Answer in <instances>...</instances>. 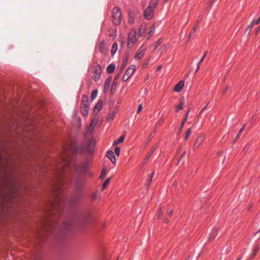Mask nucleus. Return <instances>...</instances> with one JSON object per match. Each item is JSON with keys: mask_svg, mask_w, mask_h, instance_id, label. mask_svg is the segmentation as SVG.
<instances>
[{"mask_svg": "<svg viewBox=\"0 0 260 260\" xmlns=\"http://www.w3.org/2000/svg\"><path fill=\"white\" fill-rule=\"evenodd\" d=\"M138 34L135 29H132L129 33L128 38V47L132 48L134 46V44L138 41L139 38Z\"/></svg>", "mask_w": 260, "mask_h": 260, "instance_id": "3", "label": "nucleus"}, {"mask_svg": "<svg viewBox=\"0 0 260 260\" xmlns=\"http://www.w3.org/2000/svg\"><path fill=\"white\" fill-rule=\"evenodd\" d=\"M63 227L64 229H70V224L69 223H66V222H64L63 223Z\"/></svg>", "mask_w": 260, "mask_h": 260, "instance_id": "41", "label": "nucleus"}, {"mask_svg": "<svg viewBox=\"0 0 260 260\" xmlns=\"http://www.w3.org/2000/svg\"><path fill=\"white\" fill-rule=\"evenodd\" d=\"M113 33H114V35H114V36H116V31H113Z\"/></svg>", "mask_w": 260, "mask_h": 260, "instance_id": "64", "label": "nucleus"}, {"mask_svg": "<svg viewBox=\"0 0 260 260\" xmlns=\"http://www.w3.org/2000/svg\"><path fill=\"white\" fill-rule=\"evenodd\" d=\"M152 178H150V177H149V180H148V183H147V187H148L150 186V184H151V181H152Z\"/></svg>", "mask_w": 260, "mask_h": 260, "instance_id": "48", "label": "nucleus"}, {"mask_svg": "<svg viewBox=\"0 0 260 260\" xmlns=\"http://www.w3.org/2000/svg\"><path fill=\"white\" fill-rule=\"evenodd\" d=\"M162 214H163V213H162V209L161 208H160L159 209V211H158V218L159 219L161 218L162 216Z\"/></svg>", "mask_w": 260, "mask_h": 260, "instance_id": "38", "label": "nucleus"}, {"mask_svg": "<svg viewBox=\"0 0 260 260\" xmlns=\"http://www.w3.org/2000/svg\"><path fill=\"white\" fill-rule=\"evenodd\" d=\"M205 138V135L204 134H200L197 137L195 143L194 144L193 148L194 149H197L199 148L201 145L202 144Z\"/></svg>", "mask_w": 260, "mask_h": 260, "instance_id": "8", "label": "nucleus"}, {"mask_svg": "<svg viewBox=\"0 0 260 260\" xmlns=\"http://www.w3.org/2000/svg\"><path fill=\"white\" fill-rule=\"evenodd\" d=\"M222 153H223V152H222V151H220L217 153L218 155L219 156H221Z\"/></svg>", "mask_w": 260, "mask_h": 260, "instance_id": "59", "label": "nucleus"}, {"mask_svg": "<svg viewBox=\"0 0 260 260\" xmlns=\"http://www.w3.org/2000/svg\"><path fill=\"white\" fill-rule=\"evenodd\" d=\"M173 213V210L168 211V215L169 216H171L172 215Z\"/></svg>", "mask_w": 260, "mask_h": 260, "instance_id": "50", "label": "nucleus"}, {"mask_svg": "<svg viewBox=\"0 0 260 260\" xmlns=\"http://www.w3.org/2000/svg\"><path fill=\"white\" fill-rule=\"evenodd\" d=\"M117 49H118V44L117 43H114L112 46V48H111V55L112 56H113L116 52V51H117Z\"/></svg>", "mask_w": 260, "mask_h": 260, "instance_id": "20", "label": "nucleus"}, {"mask_svg": "<svg viewBox=\"0 0 260 260\" xmlns=\"http://www.w3.org/2000/svg\"><path fill=\"white\" fill-rule=\"evenodd\" d=\"M120 149L119 147H116L115 149V153L116 155L118 156L120 154Z\"/></svg>", "mask_w": 260, "mask_h": 260, "instance_id": "37", "label": "nucleus"}, {"mask_svg": "<svg viewBox=\"0 0 260 260\" xmlns=\"http://www.w3.org/2000/svg\"><path fill=\"white\" fill-rule=\"evenodd\" d=\"M217 233V230L216 229H213L212 232L209 234L208 237V240H211L215 237Z\"/></svg>", "mask_w": 260, "mask_h": 260, "instance_id": "18", "label": "nucleus"}, {"mask_svg": "<svg viewBox=\"0 0 260 260\" xmlns=\"http://www.w3.org/2000/svg\"><path fill=\"white\" fill-rule=\"evenodd\" d=\"M135 71V68L134 66H132L130 67L125 72V74L122 78V80L123 81H127L129 78L133 74Z\"/></svg>", "mask_w": 260, "mask_h": 260, "instance_id": "6", "label": "nucleus"}, {"mask_svg": "<svg viewBox=\"0 0 260 260\" xmlns=\"http://www.w3.org/2000/svg\"><path fill=\"white\" fill-rule=\"evenodd\" d=\"M118 78H119V75H117L115 77L114 81V82H113V84H114V82H115V81H116V80H117V79H118Z\"/></svg>", "mask_w": 260, "mask_h": 260, "instance_id": "55", "label": "nucleus"}, {"mask_svg": "<svg viewBox=\"0 0 260 260\" xmlns=\"http://www.w3.org/2000/svg\"><path fill=\"white\" fill-rule=\"evenodd\" d=\"M208 104L206 105V106H205L202 110L199 113V116H200L203 112V111L206 109L207 108V106Z\"/></svg>", "mask_w": 260, "mask_h": 260, "instance_id": "47", "label": "nucleus"}, {"mask_svg": "<svg viewBox=\"0 0 260 260\" xmlns=\"http://www.w3.org/2000/svg\"><path fill=\"white\" fill-rule=\"evenodd\" d=\"M254 20H253L251 23L250 24L248 25V27H249V31L248 32V34H249L252 29V28H253V26H254Z\"/></svg>", "mask_w": 260, "mask_h": 260, "instance_id": "35", "label": "nucleus"}, {"mask_svg": "<svg viewBox=\"0 0 260 260\" xmlns=\"http://www.w3.org/2000/svg\"><path fill=\"white\" fill-rule=\"evenodd\" d=\"M101 67L100 65L97 64L94 67V70L93 78L95 81H97L100 79V76H101Z\"/></svg>", "mask_w": 260, "mask_h": 260, "instance_id": "10", "label": "nucleus"}, {"mask_svg": "<svg viewBox=\"0 0 260 260\" xmlns=\"http://www.w3.org/2000/svg\"><path fill=\"white\" fill-rule=\"evenodd\" d=\"M99 50L102 53H106L107 52V48L104 41H102L100 44Z\"/></svg>", "mask_w": 260, "mask_h": 260, "instance_id": "13", "label": "nucleus"}, {"mask_svg": "<svg viewBox=\"0 0 260 260\" xmlns=\"http://www.w3.org/2000/svg\"><path fill=\"white\" fill-rule=\"evenodd\" d=\"M96 193H94V194H93V196H92V199H93V200H94V199H95V198H96Z\"/></svg>", "mask_w": 260, "mask_h": 260, "instance_id": "61", "label": "nucleus"}, {"mask_svg": "<svg viewBox=\"0 0 260 260\" xmlns=\"http://www.w3.org/2000/svg\"><path fill=\"white\" fill-rule=\"evenodd\" d=\"M259 30H260V27H257V28H256V35H257V34H258V32L259 31Z\"/></svg>", "mask_w": 260, "mask_h": 260, "instance_id": "56", "label": "nucleus"}, {"mask_svg": "<svg viewBox=\"0 0 260 260\" xmlns=\"http://www.w3.org/2000/svg\"><path fill=\"white\" fill-rule=\"evenodd\" d=\"M249 30V27H248V26H247L245 29V31H247Z\"/></svg>", "mask_w": 260, "mask_h": 260, "instance_id": "62", "label": "nucleus"}, {"mask_svg": "<svg viewBox=\"0 0 260 260\" xmlns=\"http://www.w3.org/2000/svg\"><path fill=\"white\" fill-rule=\"evenodd\" d=\"M255 24H258L260 23V17L258 18V19L255 22Z\"/></svg>", "mask_w": 260, "mask_h": 260, "instance_id": "52", "label": "nucleus"}, {"mask_svg": "<svg viewBox=\"0 0 260 260\" xmlns=\"http://www.w3.org/2000/svg\"><path fill=\"white\" fill-rule=\"evenodd\" d=\"M117 112V110H114L112 113L109 114L107 116V121L108 122L111 121L114 118V117L116 114Z\"/></svg>", "mask_w": 260, "mask_h": 260, "instance_id": "17", "label": "nucleus"}, {"mask_svg": "<svg viewBox=\"0 0 260 260\" xmlns=\"http://www.w3.org/2000/svg\"><path fill=\"white\" fill-rule=\"evenodd\" d=\"M95 146V142L93 139H90L88 141L86 145L83 146V149L88 151L90 153L93 152Z\"/></svg>", "mask_w": 260, "mask_h": 260, "instance_id": "5", "label": "nucleus"}, {"mask_svg": "<svg viewBox=\"0 0 260 260\" xmlns=\"http://www.w3.org/2000/svg\"><path fill=\"white\" fill-rule=\"evenodd\" d=\"M87 218L85 217H83V218L79 221V223L83 226L85 224H86V222H87Z\"/></svg>", "mask_w": 260, "mask_h": 260, "instance_id": "31", "label": "nucleus"}, {"mask_svg": "<svg viewBox=\"0 0 260 260\" xmlns=\"http://www.w3.org/2000/svg\"><path fill=\"white\" fill-rule=\"evenodd\" d=\"M243 127H242V128L240 129V131H239V132L238 134L237 135V137H236V139H238L239 138V137H240V135H241V133L243 132Z\"/></svg>", "mask_w": 260, "mask_h": 260, "instance_id": "46", "label": "nucleus"}, {"mask_svg": "<svg viewBox=\"0 0 260 260\" xmlns=\"http://www.w3.org/2000/svg\"><path fill=\"white\" fill-rule=\"evenodd\" d=\"M106 170L105 169H104L103 170V171H102L101 172V174L100 175V178H104L105 174H106Z\"/></svg>", "mask_w": 260, "mask_h": 260, "instance_id": "43", "label": "nucleus"}, {"mask_svg": "<svg viewBox=\"0 0 260 260\" xmlns=\"http://www.w3.org/2000/svg\"><path fill=\"white\" fill-rule=\"evenodd\" d=\"M184 82L182 80L179 81L175 86L174 90L176 92H179L183 88Z\"/></svg>", "mask_w": 260, "mask_h": 260, "instance_id": "15", "label": "nucleus"}, {"mask_svg": "<svg viewBox=\"0 0 260 260\" xmlns=\"http://www.w3.org/2000/svg\"><path fill=\"white\" fill-rule=\"evenodd\" d=\"M154 30V26L152 25L150 28V30L148 32V37H147V39H148L151 37V36Z\"/></svg>", "mask_w": 260, "mask_h": 260, "instance_id": "28", "label": "nucleus"}, {"mask_svg": "<svg viewBox=\"0 0 260 260\" xmlns=\"http://www.w3.org/2000/svg\"><path fill=\"white\" fill-rule=\"evenodd\" d=\"M154 172H152V173H151V175H150V177L152 178H153V176H154Z\"/></svg>", "mask_w": 260, "mask_h": 260, "instance_id": "60", "label": "nucleus"}, {"mask_svg": "<svg viewBox=\"0 0 260 260\" xmlns=\"http://www.w3.org/2000/svg\"><path fill=\"white\" fill-rule=\"evenodd\" d=\"M191 133V128H188L185 133V135L184 136L185 140H186L188 139L189 136L190 135Z\"/></svg>", "mask_w": 260, "mask_h": 260, "instance_id": "27", "label": "nucleus"}, {"mask_svg": "<svg viewBox=\"0 0 260 260\" xmlns=\"http://www.w3.org/2000/svg\"><path fill=\"white\" fill-rule=\"evenodd\" d=\"M97 119L96 117H94L91 121L90 125H89L87 127V132L88 133H91L95 127V125L96 124Z\"/></svg>", "mask_w": 260, "mask_h": 260, "instance_id": "12", "label": "nucleus"}, {"mask_svg": "<svg viewBox=\"0 0 260 260\" xmlns=\"http://www.w3.org/2000/svg\"><path fill=\"white\" fill-rule=\"evenodd\" d=\"M110 178H108L106 179V180L105 181V182L102 187V190H104L106 188L107 186L110 183Z\"/></svg>", "mask_w": 260, "mask_h": 260, "instance_id": "26", "label": "nucleus"}, {"mask_svg": "<svg viewBox=\"0 0 260 260\" xmlns=\"http://www.w3.org/2000/svg\"><path fill=\"white\" fill-rule=\"evenodd\" d=\"M81 107L89 108V103H82Z\"/></svg>", "mask_w": 260, "mask_h": 260, "instance_id": "45", "label": "nucleus"}, {"mask_svg": "<svg viewBox=\"0 0 260 260\" xmlns=\"http://www.w3.org/2000/svg\"><path fill=\"white\" fill-rule=\"evenodd\" d=\"M254 20H253L251 23L250 24L248 25V27H249V31L248 32V34H249L252 29V28H253V26H254Z\"/></svg>", "mask_w": 260, "mask_h": 260, "instance_id": "36", "label": "nucleus"}, {"mask_svg": "<svg viewBox=\"0 0 260 260\" xmlns=\"http://www.w3.org/2000/svg\"><path fill=\"white\" fill-rule=\"evenodd\" d=\"M73 167L71 161L65 154H62L60 156L59 164L55 169V175L51 184V189L54 200L51 202L48 210L52 214L59 212L63 204V200L59 194V191L65 183L61 174Z\"/></svg>", "mask_w": 260, "mask_h": 260, "instance_id": "1", "label": "nucleus"}, {"mask_svg": "<svg viewBox=\"0 0 260 260\" xmlns=\"http://www.w3.org/2000/svg\"><path fill=\"white\" fill-rule=\"evenodd\" d=\"M124 140V136L122 135L118 140H115L113 142V145H116L119 143H122V142H123Z\"/></svg>", "mask_w": 260, "mask_h": 260, "instance_id": "24", "label": "nucleus"}, {"mask_svg": "<svg viewBox=\"0 0 260 260\" xmlns=\"http://www.w3.org/2000/svg\"><path fill=\"white\" fill-rule=\"evenodd\" d=\"M97 95H98V90L96 89L94 90L92 92V93H91V100H92V101L94 100L97 96Z\"/></svg>", "mask_w": 260, "mask_h": 260, "instance_id": "29", "label": "nucleus"}, {"mask_svg": "<svg viewBox=\"0 0 260 260\" xmlns=\"http://www.w3.org/2000/svg\"><path fill=\"white\" fill-rule=\"evenodd\" d=\"M82 103H89L88 97L86 95H83L82 98Z\"/></svg>", "mask_w": 260, "mask_h": 260, "instance_id": "30", "label": "nucleus"}, {"mask_svg": "<svg viewBox=\"0 0 260 260\" xmlns=\"http://www.w3.org/2000/svg\"><path fill=\"white\" fill-rule=\"evenodd\" d=\"M184 105L183 101H181L179 105L176 106V111L182 110Z\"/></svg>", "mask_w": 260, "mask_h": 260, "instance_id": "32", "label": "nucleus"}, {"mask_svg": "<svg viewBox=\"0 0 260 260\" xmlns=\"http://www.w3.org/2000/svg\"><path fill=\"white\" fill-rule=\"evenodd\" d=\"M111 81V78H108L107 79L104 85L105 90H108L109 89Z\"/></svg>", "mask_w": 260, "mask_h": 260, "instance_id": "22", "label": "nucleus"}, {"mask_svg": "<svg viewBox=\"0 0 260 260\" xmlns=\"http://www.w3.org/2000/svg\"><path fill=\"white\" fill-rule=\"evenodd\" d=\"M258 249H259V248H258V247H256V248H255V249L254 250V251H253V254H252V257H254V256L256 255V253H257V251H258Z\"/></svg>", "mask_w": 260, "mask_h": 260, "instance_id": "42", "label": "nucleus"}, {"mask_svg": "<svg viewBox=\"0 0 260 260\" xmlns=\"http://www.w3.org/2000/svg\"><path fill=\"white\" fill-rule=\"evenodd\" d=\"M153 136H153V135L152 134H151L150 135V138H149V139L148 140V141H147V143H149V142L150 141V139H151V138H152V137H153Z\"/></svg>", "mask_w": 260, "mask_h": 260, "instance_id": "53", "label": "nucleus"}, {"mask_svg": "<svg viewBox=\"0 0 260 260\" xmlns=\"http://www.w3.org/2000/svg\"><path fill=\"white\" fill-rule=\"evenodd\" d=\"M146 50V47L143 45L138 50L135 55V58L136 59H140L144 55Z\"/></svg>", "mask_w": 260, "mask_h": 260, "instance_id": "9", "label": "nucleus"}, {"mask_svg": "<svg viewBox=\"0 0 260 260\" xmlns=\"http://www.w3.org/2000/svg\"><path fill=\"white\" fill-rule=\"evenodd\" d=\"M148 26L146 24H143L139 29L138 37L142 36L148 30Z\"/></svg>", "mask_w": 260, "mask_h": 260, "instance_id": "11", "label": "nucleus"}, {"mask_svg": "<svg viewBox=\"0 0 260 260\" xmlns=\"http://www.w3.org/2000/svg\"><path fill=\"white\" fill-rule=\"evenodd\" d=\"M133 22H134V19H133V18L132 17H129V22L130 23H133Z\"/></svg>", "mask_w": 260, "mask_h": 260, "instance_id": "54", "label": "nucleus"}, {"mask_svg": "<svg viewBox=\"0 0 260 260\" xmlns=\"http://www.w3.org/2000/svg\"><path fill=\"white\" fill-rule=\"evenodd\" d=\"M255 119H255V116L252 117V119H251V123H252V122H254V121H255Z\"/></svg>", "mask_w": 260, "mask_h": 260, "instance_id": "58", "label": "nucleus"}, {"mask_svg": "<svg viewBox=\"0 0 260 260\" xmlns=\"http://www.w3.org/2000/svg\"><path fill=\"white\" fill-rule=\"evenodd\" d=\"M142 110V105H139V106H138V109H137V113H139L141 112Z\"/></svg>", "mask_w": 260, "mask_h": 260, "instance_id": "44", "label": "nucleus"}, {"mask_svg": "<svg viewBox=\"0 0 260 260\" xmlns=\"http://www.w3.org/2000/svg\"><path fill=\"white\" fill-rule=\"evenodd\" d=\"M74 183L77 188H80L82 185L81 182L78 179L75 180Z\"/></svg>", "mask_w": 260, "mask_h": 260, "instance_id": "34", "label": "nucleus"}, {"mask_svg": "<svg viewBox=\"0 0 260 260\" xmlns=\"http://www.w3.org/2000/svg\"><path fill=\"white\" fill-rule=\"evenodd\" d=\"M103 106V102L101 101H99L95 105L94 109V112L98 113L102 109Z\"/></svg>", "mask_w": 260, "mask_h": 260, "instance_id": "16", "label": "nucleus"}, {"mask_svg": "<svg viewBox=\"0 0 260 260\" xmlns=\"http://www.w3.org/2000/svg\"><path fill=\"white\" fill-rule=\"evenodd\" d=\"M127 59H125L123 60V63H122V67H121V70H122L125 68V66L127 64Z\"/></svg>", "mask_w": 260, "mask_h": 260, "instance_id": "39", "label": "nucleus"}, {"mask_svg": "<svg viewBox=\"0 0 260 260\" xmlns=\"http://www.w3.org/2000/svg\"><path fill=\"white\" fill-rule=\"evenodd\" d=\"M164 222L166 223H168L169 222V219L167 218H165L164 219Z\"/></svg>", "mask_w": 260, "mask_h": 260, "instance_id": "57", "label": "nucleus"}, {"mask_svg": "<svg viewBox=\"0 0 260 260\" xmlns=\"http://www.w3.org/2000/svg\"><path fill=\"white\" fill-rule=\"evenodd\" d=\"M228 89V87L227 86H226L223 90L222 94H224L227 91Z\"/></svg>", "mask_w": 260, "mask_h": 260, "instance_id": "51", "label": "nucleus"}, {"mask_svg": "<svg viewBox=\"0 0 260 260\" xmlns=\"http://www.w3.org/2000/svg\"><path fill=\"white\" fill-rule=\"evenodd\" d=\"M81 110L82 114L84 116H87L88 115V112H89V108L81 107Z\"/></svg>", "mask_w": 260, "mask_h": 260, "instance_id": "23", "label": "nucleus"}, {"mask_svg": "<svg viewBox=\"0 0 260 260\" xmlns=\"http://www.w3.org/2000/svg\"><path fill=\"white\" fill-rule=\"evenodd\" d=\"M207 54V52L206 51V52H205L203 56L202 57L201 59L199 62V63L198 64V66H197V69L196 70V73H197L199 71V70L200 69V65L202 63V62L203 61V60H204V58H205Z\"/></svg>", "mask_w": 260, "mask_h": 260, "instance_id": "21", "label": "nucleus"}, {"mask_svg": "<svg viewBox=\"0 0 260 260\" xmlns=\"http://www.w3.org/2000/svg\"><path fill=\"white\" fill-rule=\"evenodd\" d=\"M121 12L118 7H115L112 11L113 22L116 25H119L121 21Z\"/></svg>", "mask_w": 260, "mask_h": 260, "instance_id": "4", "label": "nucleus"}, {"mask_svg": "<svg viewBox=\"0 0 260 260\" xmlns=\"http://www.w3.org/2000/svg\"><path fill=\"white\" fill-rule=\"evenodd\" d=\"M162 42V40L161 39H159L156 42V47H157L158 46H159Z\"/></svg>", "mask_w": 260, "mask_h": 260, "instance_id": "49", "label": "nucleus"}, {"mask_svg": "<svg viewBox=\"0 0 260 260\" xmlns=\"http://www.w3.org/2000/svg\"><path fill=\"white\" fill-rule=\"evenodd\" d=\"M198 26V25L197 24H195L192 28V30L190 32L189 34V38H190L191 36L192 35V34L194 33V32L196 31V30L197 29V27Z\"/></svg>", "mask_w": 260, "mask_h": 260, "instance_id": "33", "label": "nucleus"}, {"mask_svg": "<svg viewBox=\"0 0 260 260\" xmlns=\"http://www.w3.org/2000/svg\"><path fill=\"white\" fill-rule=\"evenodd\" d=\"M189 110H188V111L187 112V113H186V115H185V118H184V119L183 121H182V122L181 123V125H180V128H179V132H181L182 129V128H183V126H184V122H185V121H186V119H187V117L188 114V113H189Z\"/></svg>", "mask_w": 260, "mask_h": 260, "instance_id": "25", "label": "nucleus"}, {"mask_svg": "<svg viewBox=\"0 0 260 260\" xmlns=\"http://www.w3.org/2000/svg\"><path fill=\"white\" fill-rule=\"evenodd\" d=\"M161 68V66L160 65V66H158V68H157V70H159Z\"/></svg>", "mask_w": 260, "mask_h": 260, "instance_id": "63", "label": "nucleus"}, {"mask_svg": "<svg viewBox=\"0 0 260 260\" xmlns=\"http://www.w3.org/2000/svg\"><path fill=\"white\" fill-rule=\"evenodd\" d=\"M107 156L110 159L112 163H116V157L114 155V152L112 151H108L107 153Z\"/></svg>", "mask_w": 260, "mask_h": 260, "instance_id": "14", "label": "nucleus"}, {"mask_svg": "<svg viewBox=\"0 0 260 260\" xmlns=\"http://www.w3.org/2000/svg\"><path fill=\"white\" fill-rule=\"evenodd\" d=\"M156 149V147L155 146H153L151 152L148 154V155L147 156V159H148L149 158V157L150 156V155H151V154L153 153V152Z\"/></svg>", "mask_w": 260, "mask_h": 260, "instance_id": "40", "label": "nucleus"}, {"mask_svg": "<svg viewBox=\"0 0 260 260\" xmlns=\"http://www.w3.org/2000/svg\"><path fill=\"white\" fill-rule=\"evenodd\" d=\"M52 223L48 220L43 221L41 224V227L39 230L40 232H48L49 229L52 226Z\"/></svg>", "mask_w": 260, "mask_h": 260, "instance_id": "7", "label": "nucleus"}, {"mask_svg": "<svg viewBox=\"0 0 260 260\" xmlns=\"http://www.w3.org/2000/svg\"><path fill=\"white\" fill-rule=\"evenodd\" d=\"M115 69V66L114 64L111 63L108 66L107 71L108 73L111 74L114 72Z\"/></svg>", "mask_w": 260, "mask_h": 260, "instance_id": "19", "label": "nucleus"}, {"mask_svg": "<svg viewBox=\"0 0 260 260\" xmlns=\"http://www.w3.org/2000/svg\"><path fill=\"white\" fill-rule=\"evenodd\" d=\"M157 0H151L148 7L144 12V15L146 19H150L153 16V10L157 6Z\"/></svg>", "mask_w": 260, "mask_h": 260, "instance_id": "2", "label": "nucleus"}]
</instances>
